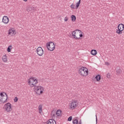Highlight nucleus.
Segmentation results:
<instances>
[{
    "mask_svg": "<svg viewBox=\"0 0 124 124\" xmlns=\"http://www.w3.org/2000/svg\"><path fill=\"white\" fill-rule=\"evenodd\" d=\"M78 73L82 76L86 77L89 74V70L88 68L82 67L78 70Z\"/></svg>",
    "mask_w": 124,
    "mask_h": 124,
    "instance_id": "obj_1",
    "label": "nucleus"
},
{
    "mask_svg": "<svg viewBox=\"0 0 124 124\" xmlns=\"http://www.w3.org/2000/svg\"><path fill=\"white\" fill-rule=\"evenodd\" d=\"M28 83L31 87H35V86H36V84L38 83V80L34 78H31L29 79Z\"/></svg>",
    "mask_w": 124,
    "mask_h": 124,
    "instance_id": "obj_2",
    "label": "nucleus"
},
{
    "mask_svg": "<svg viewBox=\"0 0 124 124\" xmlns=\"http://www.w3.org/2000/svg\"><path fill=\"white\" fill-rule=\"evenodd\" d=\"M35 92L37 93V94H41V93H43V91H44V88L43 87L40 86H35L34 87Z\"/></svg>",
    "mask_w": 124,
    "mask_h": 124,
    "instance_id": "obj_3",
    "label": "nucleus"
},
{
    "mask_svg": "<svg viewBox=\"0 0 124 124\" xmlns=\"http://www.w3.org/2000/svg\"><path fill=\"white\" fill-rule=\"evenodd\" d=\"M8 98V97L7 96V94H6V93H5V95H4L2 93H0V102H2V103L6 102Z\"/></svg>",
    "mask_w": 124,
    "mask_h": 124,
    "instance_id": "obj_4",
    "label": "nucleus"
},
{
    "mask_svg": "<svg viewBox=\"0 0 124 124\" xmlns=\"http://www.w3.org/2000/svg\"><path fill=\"white\" fill-rule=\"evenodd\" d=\"M47 48L49 51H54L55 50V44L52 42L46 44Z\"/></svg>",
    "mask_w": 124,
    "mask_h": 124,
    "instance_id": "obj_5",
    "label": "nucleus"
},
{
    "mask_svg": "<svg viewBox=\"0 0 124 124\" xmlns=\"http://www.w3.org/2000/svg\"><path fill=\"white\" fill-rule=\"evenodd\" d=\"M118 30H117L116 32L118 34H122L123 33V31H124V25L123 24H120L118 26Z\"/></svg>",
    "mask_w": 124,
    "mask_h": 124,
    "instance_id": "obj_6",
    "label": "nucleus"
},
{
    "mask_svg": "<svg viewBox=\"0 0 124 124\" xmlns=\"http://www.w3.org/2000/svg\"><path fill=\"white\" fill-rule=\"evenodd\" d=\"M69 106L71 109L74 110L77 106H78V102L76 100L73 101L71 103L69 104Z\"/></svg>",
    "mask_w": 124,
    "mask_h": 124,
    "instance_id": "obj_7",
    "label": "nucleus"
},
{
    "mask_svg": "<svg viewBox=\"0 0 124 124\" xmlns=\"http://www.w3.org/2000/svg\"><path fill=\"white\" fill-rule=\"evenodd\" d=\"M4 109L7 111V112H10L12 110V108H11V104L10 103H7L3 107Z\"/></svg>",
    "mask_w": 124,
    "mask_h": 124,
    "instance_id": "obj_8",
    "label": "nucleus"
},
{
    "mask_svg": "<svg viewBox=\"0 0 124 124\" xmlns=\"http://www.w3.org/2000/svg\"><path fill=\"white\" fill-rule=\"evenodd\" d=\"M36 52L38 56H42L44 54V51L42 47H38L36 49Z\"/></svg>",
    "mask_w": 124,
    "mask_h": 124,
    "instance_id": "obj_9",
    "label": "nucleus"
},
{
    "mask_svg": "<svg viewBox=\"0 0 124 124\" xmlns=\"http://www.w3.org/2000/svg\"><path fill=\"white\" fill-rule=\"evenodd\" d=\"M2 22L4 24H8L9 22V18L6 16H4L2 18Z\"/></svg>",
    "mask_w": 124,
    "mask_h": 124,
    "instance_id": "obj_10",
    "label": "nucleus"
},
{
    "mask_svg": "<svg viewBox=\"0 0 124 124\" xmlns=\"http://www.w3.org/2000/svg\"><path fill=\"white\" fill-rule=\"evenodd\" d=\"M46 124H57V123H56V121L54 119H49L47 121Z\"/></svg>",
    "mask_w": 124,
    "mask_h": 124,
    "instance_id": "obj_11",
    "label": "nucleus"
},
{
    "mask_svg": "<svg viewBox=\"0 0 124 124\" xmlns=\"http://www.w3.org/2000/svg\"><path fill=\"white\" fill-rule=\"evenodd\" d=\"M76 33V32L75 31H73L72 32V36H73L74 38H75L76 39H81V38L80 37H78L77 36H76V35H75Z\"/></svg>",
    "mask_w": 124,
    "mask_h": 124,
    "instance_id": "obj_12",
    "label": "nucleus"
},
{
    "mask_svg": "<svg viewBox=\"0 0 124 124\" xmlns=\"http://www.w3.org/2000/svg\"><path fill=\"white\" fill-rule=\"evenodd\" d=\"M56 115H57V117H61V116H62V110L58 109L56 111Z\"/></svg>",
    "mask_w": 124,
    "mask_h": 124,
    "instance_id": "obj_13",
    "label": "nucleus"
},
{
    "mask_svg": "<svg viewBox=\"0 0 124 124\" xmlns=\"http://www.w3.org/2000/svg\"><path fill=\"white\" fill-rule=\"evenodd\" d=\"M2 60L4 62H7V56H6V54L3 56Z\"/></svg>",
    "mask_w": 124,
    "mask_h": 124,
    "instance_id": "obj_14",
    "label": "nucleus"
},
{
    "mask_svg": "<svg viewBox=\"0 0 124 124\" xmlns=\"http://www.w3.org/2000/svg\"><path fill=\"white\" fill-rule=\"evenodd\" d=\"M95 78L96 79L97 82H99V81H100V79H101V77L100 76V75H97L95 77Z\"/></svg>",
    "mask_w": 124,
    "mask_h": 124,
    "instance_id": "obj_15",
    "label": "nucleus"
},
{
    "mask_svg": "<svg viewBox=\"0 0 124 124\" xmlns=\"http://www.w3.org/2000/svg\"><path fill=\"white\" fill-rule=\"evenodd\" d=\"M91 53L93 56H95L97 54V51L95 49H92Z\"/></svg>",
    "mask_w": 124,
    "mask_h": 124,
    "instance_id": "obj_16",
    "label": "nucleus"
},
{
    "mask_svg": "<svg viewBox=\"0 0 124 124\" xmlns=\"http://www.w3.org/2000/svg\"><path fill=\"white\" fill-rule=\"evenodd\" d=\"M39 113L41 114L42 112V105H40L38 107Z\"/></svg>",
    "mask_w": 124,
    "mask_h": 124,
    "instance_id": "obj_17",
    "label": "nucleus"
},
{
    "mask_svg": "<svg viewBox=\"0 0 124 124\" xmlns=\"http://www.w3.org/2000/svg\"><path fill=\"white\" fill-rule=\"evenodd\" d=\"M71 17L72 22H75L76 21V16L75 15H72Z\"/></svg>",
    "mask_w": 124,
    "mask_h": 124,
    "instance_id": "obj_18",
    "label": "nucleus"
},
{
    "mask_svg": "<svg viewBox=\"0 0 124 124\" xmlns=\"http://www.w3.org/2000/svg\"><path fill=\"white\" fill-rule=\"evenodd\" d=\"M14 32H15V31H13L12 30H9L8 34H12V35H14Z\"/></svg>",
    "mask_w": 124,
    "mask_h": 124,
    "instance_id": "obj_19",
    "label": "nucleus"
},
{
    "mask_svg": "<svg viewBox=\"0 0 124 124\" xmlns=\"http://www.w3.org/2000/svg\"><path fill=\"white\" fill-rule=\"evenodd\" d=\"M79 31V35L80 37H83V34H81V33L82 32V31H80L79 30H76L75 31Z\"/></svg>",
    "mask_w": 124,
    "mask_h": 124,
    "instance_id": "obj_20",
    "label": "nucleus"
},
{
    "mask_svg": "<svg viewBox=\"0 0 124 124\" xmlns=\"http://www.w3.org/2000/svg\"><path fill=\"white\" fill-rule=\"evenodd\" d=\"M80 3H81V0H79L78 2H77L76 3V9H78V7H79V6H80Z\"/></svg>",
    "mask_w": 124,
    "mask_h": 124,
    "instance_id": "obj_21",
    "label": "nucleus"
},
{
    "mask_svg": "<svg viewBox=\"0 0 124 124\" xmlns=\"http://www.w3.org/2000/svg\"><path fill=\"white\" fill-rule=\"evenodd\" d=\"M122 73V70L121 69H117L116 70V74L117 75H120Z\"/></svg>",
    "mask_w": 124,
    "mask_h": 124,
    "instance_id": "obj_22",
    "label": "nucleus"
},
{
    "mask_svg": "<svg viewBox=\"0 0 124 124\" xmlns=\"http://www.w3.org/2000/svg\"><path fill=\"white\" fill-rule=\"evenodd\" d=\"M11 49H12V46H9L7 48V52H11Z\"/></svg>",
    "mask_w": 124,
    "mask_h": 124,
    "instance_id": "obj_23",
    "label": "nucleus"
},
{
    "mask_svg": "<svg viewBox=\"0 0 124 124\" xmlns=\"http://www.w3.org/2000/svg\"><path fill=\"white\" fill-rule=\"evenodd\" d=\"M31 10H32V11H36V8H35L34 7H32L31 8V9H28V11L29 12V11H31Z\"/></svg>",
    "mask_w": 124,
    "mask_h": 124,
    "instance_id": "obj_24",
    "label": "nucleus"
},
{
    "mask_svg": "<svg viewBox=\"0 0 124 124\" xmlns=\"http://www.w3.org/2000/svg\"><path fill=\"white\" fill-rule=\"evenodd\" d=\"M73 124H78V121L77 119H75L73 121Z\"/></svg>",
    "mask_w": 124,
    "mask_h": 124,
    "instance_id": "obj_25",
    "label": "nucleus"
},
{
    "mask_svg": "<svg viewBox=\"0 0 124 124\" xmlns=\"http://www.w3.org/2000/svg\"><path fill=\"white\" fill-rule=\"evenodd\" d=\"M56 114L55 113H53V111L51 112V115L52 116V118H56Z\"/></svg>",
    "mask_w": 124,
    "mask_h": 124,
    "instance_id": "obj_26",
    "label": "nucleus"
},
{
    "mask_svg": "<svg viewBox=\"0 0 124 124\" xmlns=\"http://www.w3.org/2000/svg\"><path fill=\"white\" fill-rule=\"evenodd\" d=\"M71 121H72V116H70V117L68 118V122H71Z\"/></svg>",
    "mask_w": 124,
    "mask_h": 124,
    "instance_id": "obj_27",
    "label": "nucleus"
},
{
    "mask_svg": "<svg viewBox=\"0 0 124 124\" xmlns=\"http://www.w3.org/2000/svg\"><path fill=\"white\" fill-rule=\"evenodd\" d=\"M71 8H72L73 9H75V5L72 4L71 5Z\"/></svg>",
    "mask_w": 124,
    "mask_h": 124,
    "instance_id": "obj_28",
    "label": "nucleus"
},
{
    "mask_svg": "<svg viewBox=\"0 0 124 124\" xmlns=\"http://www.w3.org/2000/svg\"><path fill=\"white\" fill-rule=\"evenodd\" d=\"M14 101H15V102H17V101H18V97H15V98L14 99Z\"/></svg>",
    "mask_w": 124,
    "mask_h": 124,
    "instance_id": "obj_29",
    "label": "nucleus"
},
{
    "mask_svg": "<svg viewBox=\"0 0 124 124\" xmlns=\"http://www.w3.org/2000/svg\"><path fill=\"white\" fill-rule=\"evenodd\" d=\"M65 22H67L68 21V17L67 16H66L64 18Z\"/></svg>",
    "mask_w": 124,
    "mask_h": 124,
    "instance_id": "obj_30",
    "label": "nucleus"
},
{
    "mask_svg": "<svg viewBox=\"0 0 124 124\" xmlns=\"http://www.w3.org/2000/svg\"><path fill=\"white\" fill-rule=\"evenodd\" d=\"M107 78H110V74H108L107 75Z\"/></svg>",
    "mask_w": 124,
    "mask_h": 124,
    "instance_id": "obj_31",
    "label": "nucleus"
},
{
    "mask_svg": "<svg viewBox=\"0 0 124 124\" xmlns=\"http://www.w3.org/2000/svg\"><path fill=\"white\" fill-rule=\"evenodd\" d=\"M95 117H96V123L97 124V116L96 115Z\"/></svg>",
    "mask_w": 124,
    "mask_h": 124,
    "instance_id": "obj_32",
    "label": "nucleus"
},
{
    "mask_svg": "<svg viewBox=\"0 0 124 124\" xmlns=\"http://www.w3.org/2000/svg\"><path fill=\"white\" fill-rule=\"evenodd\" d=\"M24 1H28V0H23Z\"/></svg>",
    "mask_w": 124,
    "mask_h": 124,
    "instance_id": "obj_33",
    "label": "nucleus"
},
{
    "mask_svg": "<svg viewBox=\"0 0 124 124\" xmlns=\"http://www.w3.org/2000/svg\"><path fill=\"white\" fill-rule=\"evenodd\" d=\"M81 124V120H80L79 122V124Z\"/></svg>",
    "mask_w": 124,
    "mask_h": 124,
    "instance_id": "obj_34",
    "label": "nucleus"
}]
</instances>
